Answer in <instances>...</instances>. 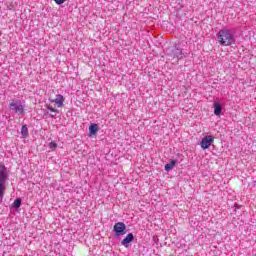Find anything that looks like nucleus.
<instances>
[{"instance_id":"obj_6","label":"nucleus","mask_w":256,"mask_h":256,"mask_svg":"<svg viewBox=\"0 0 256 256\" xmlns=\"http://www.w3.org/2000/svg\"><path fill=\"white\" fill-rule=\"evenodd\" d=\"M51 103H54L55 107H63V103H65V98L63 97V95L58 94L56 95L55 99H51L50 98Z\"/></svg>"},{"instance_id":"obj_3","label":"nucleus","mask_w":256,"mask_h":256,"mask_svg":"<svg viewBox=\"0 0 256 256\" xmlns=\"http://www.w3.org/2000/svg\"><path fill=\"white\" fill-rule=\"evenodd\" d=\"M10 111H14L16 115H25V106L19 100H12L9 104Z\"/></svg>"},{"instance_id":"obj_16","label":"nucleus","mask_w":256,"mask_h":256,"mask_svg":"<svg viewBox=\"0 0 256 256\" xmlns=\"http://www.w3.org/2000/svg\"><path fill=\"white\" fill-rule=\"evenodd\" d=\"M56 5H63L65 3V0H54Z\"/></svg>"},{"instance_id":"obj_9","label":"nucleus","mask_w":256,"mask_h":256,"mask_svg":"<svg viewBox=\"0 0 256 256\" xmlns=\"http://www.w3.org/2000/svg\"><path fill=\"white\" fill-rule=\"evenodd\" d=\"M99 131V125L97 124H91L89 126V133L90 135H97V132Z\"/></svg>"},{"instance_id":"obj_11","label":"nucleus","mask_w":256,"mask_h":256,"mask_svg":"<svg viewBox=\"0 0 256 256\" xmlns=\"http://www.w3.org/2000/svg\"><path fill=\"white\" fill-rule=\"evenodd\" d=\"M175 165H177V160H171L170 163H168L164 166V169H165V171H171L173 169V167H175Z\"/></svg>"},{"instance_id":"obj_14","label":"nucleus","mask_w":256,"mask_h":256,"mask_svg":"<svg viewBox=\"0 0 256 256\" xmlns=\"http://www.w3.org/2000/svg\"><path fill=\"white\" fill-rule=\"evenodd\" d=\"M46 108L51 111V113H59V111L55 108H53V106H51L50 104H46Z\"/></svg>"},{"instance_id":"obj_8","label":"nucleus","mask_w":256,"mask_h":256,"mask_svg":"<svg viewBox=\"0 0 256 256\" xmlns=\"http://www.w3.org/2000/svg\"><path fill=\"white\" fill-rule=\"evenodd\" d=\"M133 239H135V236H133V233H129L125 239L122 240V245L124 247H129V243H131V241H133Z\"/></svg>"},{"instance_id":"obj_4","label":"nucleus","mask_w":256,"mask_h":256,"mask_svg":"<svg viewBox=\"0 0 256 256\" xmlns=\"http://www.w3.org/2000/svg\"><path fill=\"white\" fill-rule=\"evenodd\" d=\"M115 235L117 237H120V235H126L127 234V226H125V223L118 222L114 225L113 228Z\"/></svg>"},{"instance_id":"obj_7","label":"nucleus","mask_w":256,"mask_h":256,"mask_svg":"<svg viewBox=\"0 0 256 256\" xmlns=\"http://www.w3.org/2000/svg\"><path fill=\"white\" fill-rule=\"evenodd\" d=\"M173 59H183L185 55L183 54V49L176 48L175 50L172 51L171 53Z\"/></svg>"},{"instance_id":"obj_12","label":"nucleus","mask_w":256,"mask_h":256,"mask_svg":"<svg viewBox=\"0 0 256 256\" xmlns=\"http://www.w3.org/2000/svg\"><path fill=\"white\" fill-rule=\"evenodd\" d=\"M21 134L23 139L29 135V130L27 129V126H22L21 128Z\"/></svg>"},{"instance_id":"obj_13","label":"nucleus","mask_w":256,"mask_h":256,"mask_svg":"<svg viewBox=\"0 0 256 256\" xmlns=\"http://www.w3.org/2000/svg\"><path fill=\"white\" fill-rule=\"evenodd\" d=\"M13 207H15V209H19L21 207V198L14 200Z\"/></svg>"},{"instance_id":"obj_1","label":"nucleus","mask_w":256,"mask_h":256,"mask_svg":"<svg viewBox=\"0 0 256 256\" xmlns=\"http://www.w3.org/2000/svg\"><path fill=\"white\" fill-rule=\"evenodd\" d=\"M218 43L224 47H229L235 43V38L231 30L223 28L218 32Z\"/></svg>"},{"instance_id":"obj_2","label":"nucleus","mask_w":256,"mask_h":256,"mask_svg":"<svg viewBox=\"0 0 256 256\" xmlns=\"http://www.w3.org/2000/svg\"><path fill=\"white\" fill-rule=\"evenodd\" d=\"M7 168L0 163V201H3V195L7 189Z\"/></svg>"},{"instance_id":"obj_10","label":"nucleus","mask_w":256,"mask_h":256,"mask_svg":"<svg viewBox=\"0 0 256 256\" xmlns=\"http://www.w3.org/2000/svg\"><path fill=\"white\" fill-rule=\"evenodd\" d=\"M223 111V106L219 103H214V115H221V112Z\"/></svg>"},{"instance_id":"obj_15","label":"nucleus","mask_w":256,"mask_h":256,"mask_svg":"<svg viewBox=\"0 0 256 256\" xmlns=\"http://www.w3.org/2000/svg\"><path fill=\"white\" fill-rule=\"evenodd\" d=\"M49 148L51 149V151H55V149H57V144L55 143V141L49 143Z\"/></svg>"},{"instance_id":"obj_5","label":"nucleus","mask_w":256,"mask_h":256,"mask_svg":"<svg viewBox=\"0 0 256 256\" xmlns=\"http://www.w3.org/2000/svg\"><path fill=\"white\" fill-rule=\"evenodd\" d=\"M215 141V137L212 135L205 136L201 141V148L202 149H209L210 145H213V142Z\"/></svg>"}]
</instances>
